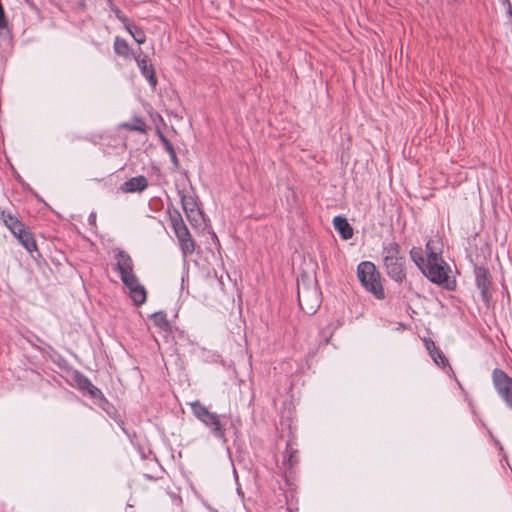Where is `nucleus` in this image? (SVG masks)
I'll list each match as a JSON object with an SVG mask.
<instances>
[{
    "instance_id": "f257e3e1",
    "label": "nucleus",
    "mask_w": 512,
    "mask_h": 512,
    "mask_svg": "<svg viewBox=\"0 0 512 512\" xmlns=\"http://www.w3.org/2000/svg\"><path fill=\"white\" fill-rule=\"evenodd\" d=\"M116 270L120 274V278L129 291L133 303L140 306L146 302L147 292L145 287L140 284L139 279L134 273V265L132 258L123 250H117L115 254Z\"/></svg>"
},
{
    "instance_id": "f03ea898",
    "label": "nucleus",
    "mask_w": 512,
    "mask_h": 512,
    "mask_svg": "<svg viewBox=\"0 0 512 512\" xmlns=\"http://www.w3.org/2000/svg\"><path fill=\"white\" fill-rule=\"evenodd\" d=\"M297 294L299 306L306 314H314L320 307L322 298L317 281L306 273L298 279Z\"/></svg>"
},
{
    "instance_id": "7ed1b4c3",
    "label": "nucleus",
    "mask_w": 512,
    "mask_h": 512,
    "mask_svg": "<svg viewBox=\"0 0 512 512\" xmlns=\"http://www.w3.org/2000/svg\"><path fill=\"white\" fill-rule=\"evenodd\" d=\"M427 261L421 271L433 283L444 284L448 281L446 264L439 255L438 242L429 240L426 244Z\"/></svg>"
},
{
    "instance_id": "20e7f679",
    "label": "nucleus",
    "mask_w": 512,
    "mask_h": 512,
    "mask_svg": "<svg viewBox=\"0 0 512 512\" xmlns=\"http://www.w3.org/2000/svg\"><path fill=\"white\" fill-rule=\"evenodd\" d=\"M383 264L387 274L396 282H402L405 277L404 256L396 242L388 243L382 251Z\"/></svg>"
},
{
    "instance_id": "39448f33",
    "label": "nucleus",
    "mask_w": 512,
    "mask_h": 512,
    "mask_svg": "<svg viewBox=\"0 0 512 512\" xmlns=\"http://www.w3.org/2000/svg\"><path fill=\"white\" fill-rule=\"evenodd\" d=\"M357 276L362 286L377 299H383L385 297L384 289L380 281V274L372 262H361L357 267Z\"/></svg>"
},
{
    "instance_id": "423d86ee",
    "label": "nucleus",
    "mask_w": 512,
    "mask_h": 512,
    "mask_svg": "<svg viewBox=\"0 0 512 512\" xmlns=\"http://www.w3.org/2000/svg\"><path fill=\"white\" fill-rule=\"evenodd\" d=\"M190 406L194 416L209 427L215 437L224 439L225 429L220 422L218 414L209 411L208 408L202 405L199 401L190 403Z\"/></svg>"
},
{
    "instance_id": "0eeeda50",
    "label": "nucleus",
    "mask_w": 512,
    "mask_h": 512,
    "mask_svg": "<svg viewBox=\"0 0 512 512\" xmlns=\"http://www.w3.org/2000/svg\"><path fill=\"white\" fill-rule=\"evenodd\" d=\"M491 378L497 395L512 410V378L498 368L492 371Z\"/></svg>"
},
{
    "instance_id": "6e6552de",
    "label": "nucleus",
    "mask_w": 512,
    "mask_h": 512,
    "mask_svg": "<svg viewBox=\"0 0 512 512\" xmlns=\"http://www.w3.org/2000/svg\"><path fill=\"white\" fill-rule=\"evenodd\" d=\"M66 372V380L70 385L77 387L83 393H87L91 398L97 399L102 397V392L86 376L77 370H66Z\"/></svg>"
},
{
    "instance_id": "1a4fd4ad",
    "label": "nucleus",
    "mask_w": 512,
    "mask_h": 512,
    "mask_svg": "<svg viewBox=\"0 0 512 512\" xmlns=\"http://www.w3.org/2000/svg\"><path fill=\"white\" fill-rule=\"evenodd\" d=\"M5 224L19 239L20 243L25 247L27 251L32 252L36 249V243L32 234L25 229L21 222L9 216L8 219L5 220Z\"/></svg>"
},
{
    "instance_id": "9d476101",
    "label": "nucleus",
    "mask_w": 512,
    "mask_h": 512,
    "mask_svg": "<svg viewBox=\"0 0 512 512\" xmlns=\"http://www.w3.org/2000/svg\"><path fill=\"white\" fill-rule=\"evenodd\" d=\"M134 59L142 75L147 79L149 84L153 88H155L157 85L155 70L153 68V65L150 63L148 57L143 53V51L140 48L138 49L137 52L134 53Z\"/></svg>"
},
{
    "instance_id": "9b49d317",
    "label": "nucleus",
    "mask_w": 512,
    "mask_h": 512,
    "mask_svg": "<svg viewBox=\"0 0 512 512\" xmlns=\"http://www.w3.org/2000/svg\"><path fill=\"white\" fill-rule=\"evenodd\" d=\"M148 187V181L146 177L140 175L132 177L125 181L121 186L120 190L124 193H135L142 192Z\"/></svg>"
},
{
    "instance_id": "f8f14e48",
    "label": "nucleus",
    "mask_w": 512,
    "mask_h": 512,
    "mask_svg": "<svg viewBox=\"0 0 512 512\" xmlns=\"http://www.w3.org/2000/svg\"><path fill=\"white\" fill-rule=\"evenodd\" d=\"M476 285L480 289L483 300L487 301L490 297V280L489 273L485 268L476 269Z\"/></svg>"
},
{
    "instance_id": "ddd939ff",
    "label": "nucleus",
    "mask_w": 512,
    "mask_h": 512,
    "mask_svg": "<svg viewBox=\"0 0 512 512\" xmlns=\"http://www.w3.org/2000/svg\"><path fill=\"white\" fill-rule=\"evenodd\" d=\"M182 207L186 213L187 218L190 222L197 221L200 216V211L197 208L196 201L191 196H182L181 198Z\"/></svg>"
},
{
    "instance_id": "4468645a",
    "label": "nucleus",
    "mask_w": 512,
    "mask_h": 512,
    "mask_svg": "<svg viewBox=\"0 0 512 512\" xmlns=\"http://www.w3.org/2000/svg\"><path fill=\"white\" fill-rule=\"evenodd\" d=\"M333 225L335 230L339 232L343 239L347 240L353 236V229L346 218L341 216L334 217Z\"/></svg>"
},
{
    "instance_id": "2eb2a0df",
    "label": "nucleus",
    "mask_w": 512,
    "mask_h": 512,
    "mask_svg": "<svg viewBox=\"0 0 512 512\" xmlns=\"http://www.w3.org/2000/svg\"><path fill=\"white\" fill-rule=\"evenodd\" d=\"M170 221L176 237H181L188 234L189 230L184 223L182 216L178 212L171 214Z\"/></svg>"
},
{
    "instance_id": "dca6fc26",
    "label": "nucleus",
    "mask_w": 512,
    "mask_h": 512,
    "mask_svg": "<svg viewBox=\"0 0 512 512\" xmlns=\"http://www.w3.org/2000/svg\"><path fill=\"white\" fill-rule=\"evenodd\" d=\"M120 128L129 131H137L140 133H146V123L140 117H134L130 122H123L119 125Z\"/></svg>"
},
{
    "instance_id": "f3484780",
    "label": "nucleus",
    "mask_w": 512,
    "mask_h": 512,
    "mask_svg": "<svg viewBox=\"0 0 512 512\" xmlns=\"http://www.w3.org/2000/svg\"><path fill=\"white\" fill-rule=\"evenodd\" d=\"M114 52L124 58L130 57V47L126 40L116 37L114 41Z\"/></svg>"
},
{
    "instance_id": "a211bd4d",
    "label": "nucleus",
    "mask_w": 512,
    "mask_h": 512,
    "mask_svg": "<svg viewBox=\"0 0 512 512\" xmlns=\"http://www.w3.org/2000/svg\"><path fill=\"white\" fill-rule=\"evenodd\" d=\"M180 243L181 250L184 256L190 255L195 250L194 241L191 238L190 232L187 235L177 237Z\"/></svg>"
},
{
    "instance_id": "6ab92c4d",
    "label": "nucleus",
    "mask_w": 512,
    "mask_h": 512,
    "mask_svg": "<svg viewBox=\"0 0 512 512\" xmlns=\"http://www.w3.org/2000/svg\"><path fill=\"white\" fill-rule=\"evenodd\" d=\"M124 27L138 44H143L146 41L144 31L138 26L129 22V25H125Z\"/></svg>"
},
{
    "instance_id": "aec40b11",
    "label": "nucleus",
    "mask_w": 512,
    "mask_h": 512,
    "mask_svg": "<svg viewBox=\"0 0 512 512\" xmlns=\"http://www.w3.org/2000/svg\"><path fill=\"white\" fill-rule=\"evenodd\" d=\"M410 257L413 260V262L418 266V268L421 270L423 266L425 265L424 258L422 256V249L413 247L410 250Z\"/></svg>"
},
{
    "instance_id": "412c9836",
    "label": "nucleus",
    "mask_w": 512,
    "mask_h": 512,
    "mask_svg": "<svg viewBox=\"0 0 512 512\" xmlns=\"http://www.w3.org/2000/svg\"><path fill=\"white\" fill-rule=\"evenodd\" d=\"M159 137H160V140H161L162 144L164 145L166 151L168 152L171 160L176 164L177 156H176L175 150L173 148V145L163 134L160 133Z\"/></svg>"
},
{
    "instance_id": "4be33fe9",
    "label": "nucleus",
    "mask_w": 512,
    "mask_h": 512,
    "mask_svg": "<svg viewBox=\"0 0 512 512\" xmlns=\"http://www.w3.org/2000/svg\"><path fill=\"white\" fill-rule=\"evenodd\" d=\"M111 10L114 12L116 18L123 23V25H129V19L122 13V11L115 5H111Z\"/></svg>"
},
{
    "instance_id": "5701e85b",
    "label": "nucleus",
    "mask_w": 512,
    "mask_h": 512,
    "mask_svg": "<svg viewBox=\"0 0 512 512\" xmlns=\"http://www.w3.org/2000/svg\"><path fill=\"white\" fill-rule=\"evenodd\" d=\"M153 319H154L155 324L160 326V327H167L168 326L166 315L164 313H162V312L155 313L153 315Z\"/></svg>"
},
{
    "instance_id": "b1692460",
    "label": "nucleus",
    "mask_w": 512,
    "mask_h": 512,
    "mask_svg": "<svg viewBox=\"0 0 512 512\" xmlns=\"http://www.w3.org/2000/svg\"><path fill=\"white\" fill-rule=\"evenodd\" d=\"M425 344H426V348L429 351V354L431 355V357L434 360V362L436 364H439V362L437 361V358H436V356L434 354V351H436L438 349L436 347L435 343L432 340H426Z\"/></svg>"
},
{
    "instance_id": "393cba45",
    "label": "nucleus",
    "mask_w": 512,
    "mask_h": 512,
    "mask_svg": "<svg viewBox=\"0 0 512 512\" xmlns=\"http://www.w3.org/2000/svg\"><path fill=\"white\" fill-rule=\"evenodd\" d=\"M434 354L437 358V361L439 362L438 365H445V362H446V358L442 355L441 351L439 349H437L436 351H434Z\"/></svg>"
},
{
    "instance_id": "a878e982",
    "label": "nucleus",
    "mask_w": 512,
    "mask_h": 512,
    "mask_svg": "<svg viewBox=\"0 0 512 512\" xmlns=\"http://www.w3.org/2000/svg\"><path fill=\"white\" fill-rule=\"evenodd\" d=\"M96 221V215L94 213H91L90 216H89V222L91 224H94Z\"/></svg>"
},
{
    "instance_id": "bb28decb",
    "label": "nucleus",
    "mask_w": 512,
    "mask_h": 512,
    "mask_svg": "<svg viewBox=\"0 0 512 512\" xmlns=\"http://www.w3.org/2000/svg\"><path fill=\"white\" fill-rule=\"evenodd\" d=\"M288 461L290 462V465H292L293 463H295V460H294V456L292 454L289 455V459Z\"/></svg>"
},
{
    "instance_id": "cd10ccee",
    "label": "nucleus",
    "mask_w": 512,
    "mask_h": 512,
    "mask_svg": "<svg viewBox=\"0 0 512 512\" xmlns=\"http://www.w3.org/2000/svg\"><path fill=\"white\" fill-rule=\"evenodd\" d=\"M507 10H508V14L512 17V6L508 5Z\"/></svg>"
},
{
    "instance_id": "c85d7f7f",
    "label": "nucleus",
    "mask_w": 512,
    "mask_h": 512,
    "mask_svg": "<svg viewBox=\"0 0 512 512\" xmlns=\"http://www.w3.org/2000/svg\"><path fill=\"white\" fill-rule=\"evenodd\" d=\"M503 4H505L506 6L511 5L510 0H503Z\"/></svg>"
}]
</instances>
